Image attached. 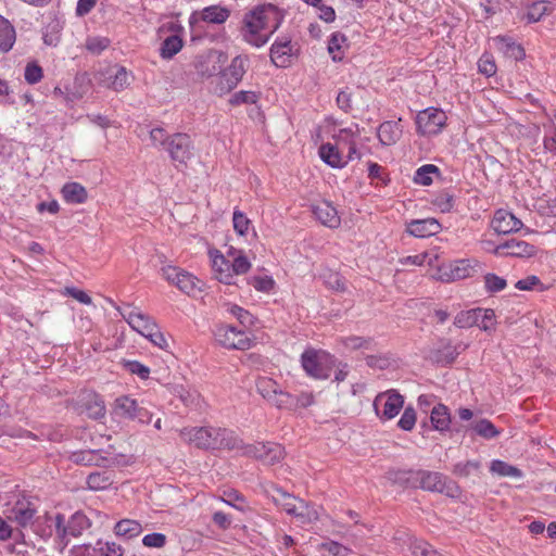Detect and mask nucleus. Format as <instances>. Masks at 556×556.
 <instances>
[{
	"instance_id": "nucleus-63",
	"label": "nucleus",
	"mask_w": 556,
	"mask_h": 556,
	"mask_svg": "<svg viewBox=\"0 0 556 556\" xmlns=\"http://www.w3.org/2000/svg\"><path fill=\"white\" fill-rule=\"evenodd\" d=\"M24 77L27 83L36 84L42 78V70L37 64H27Z\"/></svg>"
},
{
	"instance_id": "nucleus-43",
	"label": "nucleus",
	"mask_w": 556,
	"mask_h": 556,
	"mask_svg": "<svg viewBox=\"0 0 556 556\" xmlns=\"http://www.w3.org/2000/svg\"><path fill=\"white\" fill-rule=\"evenodd\" d=\"M359 129L358 126L355 125V129L353 128H342L336 135L337 147L344 149L351 144V142L356 141V137L358 136Z\"/></svg>"
},
{
	"instance_id": "nucleus-58",
	"label": "nucleus",
	"mask_w": 556,
	"mask_h": 556,
	"mask_svg": "<svg viewBox=\"0 0 556 556\" xmlns=\"http://www.w3.org/2000/svg\"><path fill=\"white\" fill-rule=\"evenodd\" d=\"M249 283L253 286L257 291L269 292L275 286V281L269 276H255L249 280Z\"/></svg>"
},
{
	"instance_id": "nucleus-54",
	"label": "nucleus",
	"mask_w": 556,
	"mask_h": 556,
	"mask_svg": "<svg viewBox=\"0 0 556 556\" xmlns=\"http://www.w3.org/2000/svg\"><path fill=\"white\" fill-rule=\"evenodd\" d=\"M170 139L172 135H168L165 129L161 127L152 128L150 131V140L154 147H162L165 150Z\"/></svg>"
},
{
	"instance_id": "nucleus-48",
	"label": "nucleus",
	"mask_w": 556,
	"mask_h": 556,
	"mask_svg": "<svg viewBox=\"0 0 556 556\" xmlns=\"http://www.w3.org/2000/svg\"><path fill=\"white\" fill-rule=\"evenodd\" d=\"M480 470V463L477 460H467L465 463H457L453 468V473L457 477L467 478L473 472Z\"/></svg>"
},
{
	"instance_id": "nucleus-27",
	"label": "nucleus",
	"mask_w": 556,
	"mask_h": 556,
	"mask_svg": "<svg viewBox=\"0 0 556 556\" xmlns=\"http://www.w3.org/2000/svg\"><path fill=\"white\" fill-rule=\"evenodd\" d=\"M88 79L86 75L76 76L74 80V88L73 89H66V93L59 87L54 88V93L56 96H64L66 101H75L80 98H83L86 92L88 91L87 86Z\"/></svg>"
},
{
	"instance_id": "nucleus-41",
	"label": "nucleus",
	"mask_w": 556,
	"mask_h": 556,
	"mask_svg": "<svg viewBox=\"0 0 556 556\" xmlns=\"http://www.w3.org/2000/svg\"><path fill=\"white\" fill-rule=\"evenodd\" d=\"M54 527H55V534L56 538L60 540V543L63 547H65L68 544L70 538L72 534H70V529L67 525V520L65 519L64 515L56 514L54 517Z\"/></svg>"
},
{
	"instance_id": "nucleus-47",
	"label": "nucleus",
	"mask_w": 556,
	"mask_h": 556,
	"mask_svg": "<svg viewBox=\"0 0 556 556\" xmlns=\"http://www.w3.org/2000/svg\"><path fill=\"white\" fill-rule=\"evenodd\" d=\"M102 466L105 468L124 467L132 463V457L125 454H114L112 456H102Z\"/></svg>"
},
{
	"instance_id": "nucleus-44",
	"label": "nucleus",
	"mask_w": 556,
	"mask_h": 556,
	"mask_svg": "<svg viewBox=\"0 0 556 556\" xmlns=\"http://www.w3.org/2000/svg\"><path fill=\"white\" fill-rule=\"evenodd\" d=\"M86 410L88 416L93 419L102 418L105 415L104 401L98 395H94L86 404Z\"/></svg>"
},
{
	"instance_id": "nucleus-24",
	"label": "nucleus",
	"mask_w": 556,
	"mask_h": 556,
	"mask_svg": "<svg viewBox=\"0 0 556 556\" xmlns=\"http://www.w3.org/2000/svg\"><path fill=\"white\" fill-rule=\"evenodd\" d=\"M61 192L63 199L71 204H83L88 198L86 188L78 182L65 184Z\"/></svg>"
},
{
	"instance_id": "nucleus-10",
	"label": "nucleus",
	"mask_w": 556,
	"mask_h": 556,
	"mask_svg": "<svg viewBox=\"0 0 556 556\" xmlns=\"http://www.w3.org/2000/svg\"><path fill=\"white\" fill-rule=\"evenodd\" d=\"M216 341L226 349L232 350H249L252 345V340L242 330L228 325H220L214 332Z\"/></svg>"
},
{
	"instance_id": "nucleus-51",
	"label": "nucleus",
	"mask_w": 556,
	"mask_h": 556,
	"mask_svg": "<svg viewBox=\"0 0 556 556\" xmlns=\"http://www.w3.org/2000/svg\"><path fill=\"white\" fill-rule=\"evenodd\" d=\"M269 403L278 408H292L295 407V397L279 388L276 396L273 397Z\"/></svg>"
},
{
	"instance_id": "nucleus-49",
	"label": "nucleus",
	"mask_w": 556,
	"mask_h": 556,
	"mask_svg": "<svg viewBox=\"0 0 556 556\" xmlns=\"http://www.w3.org/2000/svg\"><path fill=\"white\" fill-rule=\"evenodd\" d=\"M484 286L488 292L495 293L504 290L507 286V282L504 278L489 273L484 276Z\"/></svg>"
},
{
	"instance_id": "nucleus-7",
	"label": "nucleus",
	"mask_w": 556,
	"mask_h": 556,
	"mask_svg": "<svg viewBox=\"0 0 556 556\" xmlns=\"http://www.w3.org/2000/svg\"><path fill=\"white\" fill-rule=\"evenodd\" d=\"M161 271L166 281L176 286L181 292L188 295H194L202 290L201 281L192 274L179 267L166 265L162 267Z\"/></svg>"
},
{
	"instance_id": "nucleus-16",
	"label": "nucleus",
	"mask_w": 556,
	"mask_h": 556,
	"mask_svg": "<svg viewBox=\"0 0 556 556\" xmlns=\"http://www.w3.org/2000/svg\"><path fill=\"white\" fill-rule=\"evenodd\" d=\"M491 225L495 232L503 235L518 231L523 226L520 219L505 210H498L495 212Z\"/></svg>"
},
{
	"instance_id": "nucleus-21",
	"label": "nucleus",
	"mask_w": 556,
	"mask_h": 556,
	"mask_svg": "<svg viewBox=\"0 0 556 556\" xmlns=\"http://www.w3.org/2000/svg\"><path fill=\"white\" fill-rule=\"evenodd\" d=\"M476 268L469 260H459L450 266V273H444L441 278L445 280H460L471 277Z\"/></svg>"
},
{
	"instance_id": "nucleus-23",
	"label": "nucleus",
	"mask_w": 556,
	"mask_h": 556,
	"mask_svg": "<svg viewBox=\"0 0 556 556\" xmlns=\"http://www.w3.org/2000/svg\"><path fill=\"white\" fill-rule=\"evenodd\" d=\"M319 156L326 164L334 168H342L348 163L339 151V147L331 143L320 146Z\"/></svg>"
},
{
	"instance_id": "nucleus-22",
	"label": "nucleus",
	"mask_w": 556,
	"mask_h": 556,
	"mask_svg": "<svg viewBox=\"0 0 556 556\" xmlns=\"http://www.w3.org/2000/svg\"><path fill=\"white\" fill-rule=\"evenodd\" d=\"M115 480V473L112 470L93 471L87 477L88 489L92 491H103L109 489Z\"/></svg>"
},
{
	"instance_id": "nucleus-56",
	"label": "nucleus",
	"mask_w": 556,
	"mask_h": 556,
	"mask_svg": "<svg viewBox=\"0 0 556 556\" xmlns=\"http://www.w3.org/2000/svg\"><path fill=\"white\" fill-rule=\"evenodd\" d=\"M416 420L417 417L415 409L408 406L404 409V413L400 418L397 425L402 430L410 431L415 427Z\"/></svg>"
},
{
	"instance_id": "nucleus-57",
	"label": "nucleus",
	"mask_w": 556,
	"mask_h": 556,
	"mask_svg": "<svg viewBox=\"0 0 556 556\" xmlns=\"http://www.w3.org/2000/svg\"><path fill=\"white\" fill-rule=\"evenodd\" d=\"M324 282L325 285L334 291H344L345 283L342 277L338 273L328 271L324 274Z\"/></svg>"
},
{
	"instance_id": "nucleus-1",
	"label": "nucleus",
	"mask_w": 556,
	"mask_h": 556,
	"mask_svg": "<svg viewBox=\"0 0 556 556\" xmlns=\"http://www.w3.org/2000/svg\"><path fill=\"white\" fill-rule=\"evenodd\" d=\"M281 20L280 11L275 5H257L243 15L240 35L247 43L261 48L280 27Z\"/></svg>"
},
{
	"instance_id": "nucleus-5",
	"label": "nucleus",
	"mask_w": 556,
	"mask_h": 556,
	"mask_svg": "<svg viewBox=\"0 0 556 556\" xmlns=\"http://www.w3.org/2000/svg\"><path fill=\"white\" fill-rule=\"evenodd\" d=\"M235 451L242 456L254 457L266 465H274L285 457V450L278 443L256 442L253 444H245L241 438H239V444Z\"/></svg>"
},
{
	"instance_id": "nucleus-2",
	"label": "nucleus",
	"mask_w": 556,
	"mask_h": 556,
	"mask_svg": "<svg viewBox=\"0 0 556 556\" xmlns=\"http://www.w3.org/2000/svg\"><path fill=\"white\" fill-rule=\"evenodd\" d=\"M184 442L202 450L235 451L239 437L231 430L217 427H187L179 431Z\"/></svg>"
},
{
	"instance_id": "nucleus-15",
	"label": "nucleus",
	"mask_w": 556,
	"mask_h": 556,
	"mask_svg": "<svg viewBox=\"0 0 556 556\" xmlns=\"http://www.w3.org/2000/svg\"><path fill=\"white\" fill-rule=\"evenodd\" d=\"M294 55V47L288 37L278 38L270 48V60L277 67H287Z\"/></svg>"
},
{
	"instance_id": "nucleus-4",
	"label": "nucleus",
	"mask_w": 556,
	"mask_h": 556,
	"mask_svg": "<svg viewBox=\"0 0 556 556\" xmlns=\"http://www.w3.org/2000/svg\"><path fill=\"white\" fill-rule=\"evenodd\" d=\"M301 364L307 376L327 379L336 366V358L326 351L307 349L301 356Z\"/></svg>"
},
{
	"instance_id": "nucleus-59",
	"label": "nucleus",
	"mask_w": 556,
	"mask_h": 556,
	"mask_svg": "<svg viewBox=\"0 0 556 556\" xmlns=\"http://www.w3.org/2000/svg\"><path fill=\"white\" fill-rule=\"evenodd\" d=\"M479 72L488 77L496 73V65L494 59L489 54H483L478 61Z\"/></svg>"
},
{
	"instance_id": "nucleus-53",
	"label": "nucleus",
	"mask_w": 556,
	"mask_h": 556,
	"mask_svg": "<svg viewBox=\"0 0 556 556\" xmlns=\"http://www.w3.org/2000/svg\"><path fill=\"white\" fill-rule=\"evenodd\" d=\"M438 260V254L425 252L413 256H407L404 260V264H413L417 266H421L424 264H428L429 266H433L434 262Z\"/></svg>"
},
{
	"instance_id": "nucleus-17",
	"label": "nucleus",
	"mask_w": 556,
	"mask_h": 556,
	"mask_svg": "<svg viewBox=\"0 0 556 556\" xmlns=\"http://www.w3.org/2000/svg\"><path fill=\"white\" fill-rule=\"evenodd\" d=\"M314 216L329 228H338L341 219L337 208L328 201H321L312 206Z\"/></svg>"
},
{
	"instance_id": "nucleus-36",
	"label": "nucleus",
	"mask_w": 556,
	"mask_h": 556,
	"mask_svg": "<svg viewBox=\"0 0 556 556\" xmlns=\"http://www.w3.org/2000/svg\"><path fill=\"white\" fill-rule=\"evenodd\" d=\"M101 457L102 456L99 455L98 452L93 450L79 451L71 455V459L75 464H80L85 466H102Z\"/></svg>"
},
{
	"instance_id": "nucleus-32",
	"label": "nucleus",
	"mask_w": 556,
	"mask_h": 556,
	"mask_svg": "<svg viewBox=\"0 0 556 556\" xmlns=\"http://www.w3.org/2000/svg\"><path fill=\"white\" fill-rule=\"evenodd\" d=\"M230 15V11L219 5H210L202 10L201 18L207 23L223 24Z\"/></svg>"
},
{
	"instance_id": "nucleus-39",
	"label": "nucleus",
	"mask_w": 556,
	"mask_h": 556,
	"mask_svg": "<svg viewBox=\"0 0 556 556\" xmlns=\"http://www.w3.org/2000/svg\"><path fill=\"white\" fill-rule=\"evenodd\" d=\"M256 388L258 393L268 402H270V400L276 396L279 386L271 378L261 377L256 381Z\"/></svg>"
},
{
	"instance_id": "nucleus-9",
	"label": "nucleus",
	"mask_w": 556,
	"mask_h": 556,
	"mask_svg": "<svg viewBox=\"0 0 556 556\" xmlns=\"http://www.w3.org/2000/svg\"><path fill=\"white\" fill-rule=\"evenodd\" d=\"M403 405L404 397L395 390L379 393L374 401L376 414L382 420L394 418L403 408Z\"/></svg>"
},
{
	"instance_id": "nucleus-40",
	"label": "nucleus",
	"mask_w": 556,
	"mask_h": 556,
	"mask_svg": "<svg viewBox=\"0 0 556 556\" xmlns=\"http://www.w3.org/2000/svg\"><path fill=\"white\" fill-rule=\"evenodd\" d=\"M67 525L70 534L75 538L80 535L84 530L89 528L90 522L83 513L77 511L67 520Z\"/></svg>"
},
{
	"instance_id": "nucleus-20",
	"label": "nucleus",
	"mask_w": 556,
	"mask_h": 556,
	"mask_svg": "<svg viewBox=\"0 0 556 556\" xmlns=\"http://www.w3.org/2000/svg\"><path fill=\"white\" fill-rule=\"evenodd\" d=\"M400 122L401 118L397 122L388 121L379 126L378 138L381 144L392 146L400 140L403 132Z\"/></svg>"
},
{
	"instance_id": "nucleus-46",
	"label": "nucleus",
	"mask_w": 556,
	"mask_h": 556,
	"mask_svg": "<svg viewBox=\"0 0 556 556\" xmlns=\"http://www.w3.org/2000/svg\"><path fill=\"white\" fill-rule=\"evenodd\" d=\"M260 99V93L255 91L241 90L231 96L229 103L231 105L255 104Z\"/></svg>"
},
{
	"instance_id": "nucleus-29",
	"label": "nucleus",
	"mask_w": 556,
	"mask_h": 556,
	"mask_svg": "<svg viewBox=\"0 0 556 556\" xmlns=\"http://www.w3.org/2000/svg\"><path fill=\"white\" fill-rule=\"evenodd\" d=\"M430 419L435 430L444 431L448 429L451 424L448 408L443 404L435 405L431 410Z\"/></svg>"
},
{
	"instance_id": "nucleus-45",
	"label": "nucleus",
	"mask_w": 556,
	"mask_h": 556,
	"mask_svg": "<svg viewBox=\"0 0 556 556\" xmlns=\"http://www.w3.org/2000/svg\"><path fill=\"white\" fill-rule=\"evenodd\" d=\"M477 326L484 331L491 330L495 324V314L493 309L477 308Z\"/></svg>"
},
{
	"instance_id": "nucleus-64",
	"label": "nucleus",
	"mask_w": 556,
	"mask_h": 556,
	"mask_svg": "<svg viewBox=\"0 0 556 556\" xmlns=\"http://www.w3.org/2000/svg\"><path fill=\"white\" fill-rule=\"evenodd\" d=\"M321 547L332 556H349V549L334 541H327L323 543Z\"/></svg>"
},
{
	"instance_id": "nucleus-60",
	"label": "nucleus",
	"mask_w": 556,
	"mask_h": 556,
	"mask_svg": "<svg viewBox=\"0 0 556 556\" xmlns=\"http://www.w3.org/2000/svg\"><path fill=\"white\" fill-rule=\"evenodd\" d=\"M233 229L240 236H244L248 232L250 226V219L240 211H235L232 216Z\"/></svg>"
},
{
	"instance_id": "nucleus-11",
	"label": "nucleus",
	"mask_w": 556,
	"mask_h": 556,
	"mask_svg": "<svg viewBox=\"0 0 556 556\" xmlns=\"http://www.w3.org/2000/svg\"><path fill=\"white\" fill-rule=\"evenodd\" d=\"M446 123L444 111L435 108H428L420 111L416 116L417 131L422 136L439 134Z\"/></svg>"
},
{
	"instance_id": "nucleus-35",
	"label": "nucleus",
	"mask_w": 556,
	"mask_h": 556,
	"mask_svg": "<svg viewBox=\"0 0 556 556\" xmlns=\"http://www.w3.org/2000/svg\"><path fill=\"white\" fill-rule=\"evenodd\" d=\"M109 80L110 83L106 85V87L118 92L126 89L130 85L131 76L125 67L119 66L116 68L114 74L110 75Z\"/></svg>"
},
{
	"instance_id": "nucleus-55",
	"label": "nucleus",
	"mask_w": 556,
	"mask_h": 556,
	"mask_svg": "<svg viewBox=\"0 0 556 556\" xmlns=\"http://www.w3.org/2000/svg\"><path fill=\"white\" fill-rule=\"evenodd\" d=\"M551 11L548 3L545 1L534 2L528 11V20L530 22H538L541 17Z\"/></svg>"
},
{
	"instance_id": "nucleus-18",
	"label": "nucleus",
	"mask_w": 556,
	"mask_h": 556,
	"mask_svg": "<svg viewBox=\"0 0 556 556\" xmlns=\"http://www.w3.org/2000/svg\"><path fill=\"white\" fill-rule=\"evenodd\" d=\"M37 514L36 507L26 501H17L10 510L8 518L21 527L29 526Z\"/></svg>"
},
{
	"instance_id": "nucleus-14",
	"label": "nucleus",
	"mask_w": 556,
	"mask_h": 556,
	"mask_svg": "<svg viewBox=\"0 0 556 556\" xmlns=\"http://www.w3.org/2000/svg\"><path fill=\"white\" fill-rule=\"evenodd\" d=\"M121 314L134 330L146 338L157 327L150 316L135 308H130V306L122 311Z\"/></svg>"
},
{
	"instance_id": "nucleus-6",
	"label": "nucleus",
	"mask_w": 556,
	"mask_h": 556,
	"mask_svg": "<svg viewBox=\"0 0 556 556\" xmlns=\"http://www.w3.org/2000/svg\"><path fill=\"white\" fill-rule=\"evenodd\" d=\"M416 488L426 491L445 493L448 496H456L459 492L457 484L441 472L416 470Z\"/></svg>"
},
{
	"instance_id": "nucleus-8",
	"label": "nucleus",
	"mask_w": 556,
	"mask_h": 556,
	"mask_svg": "<svg viewBox=\"0 0 556 556\" xmlns=\"http://www.w3.org/2000/svg\"><path fill=\"white\" fill-rule=\"evenodd\" d=\"M247 63L248 59L244 56L233 58L230 65L217 77L215 92L222 96L236 88L245 74Z\"/></svg>"
},
{
	"instance_id": "nucleus-50",
	"label": "nucleus",
	"mask_w": 556,
	"mask_h": 556,
	"mask_svg": "<svg viewBox=\"0 0 556 556\" xmlns=\"http://www.w3.org/2000/svg\"><path fill=\"white\" fill-rule=\"evenodd\" d=\"M473 430L485 439H492L498 435L500 431L494 427V425L488 419L479 420L475 426Z\"/></svg>"
},
{
	"instance_id": "nucleus-28",
	"label": "nucleus",
	"mask_w": 556,
	"mask_h": 556,
	"mask_svg": "<svg viewBox=\"0 0 556 556\" xmlns=\"http://www.w3.org/2000/svg\"><path fill=\"white\" fill-rule=\"evenodd\" d=\"M16 39L15 29L8 20L0 15V52L12 49Z\"/></svg>"
},
{
	"instance_id": "nucleus-62",
	"label": "nucleus",
	"mask_w": 556,
	"mask_h": 556,
	"mask_svg": "<svg viewBox=\"0 0 556 556\" xmlns=\"http://www.w3.org/2000/svg\"><path fill=\"white\" fill-rule=\"evenodd\" d=\"M142 543L147 547L161 548L166 544V535L159 532L150 533L143 536Z\"/></svg>"
},
{
	"instance_id": "nucleus-19",
	"label": "nucleus",
	"mask_w": 556,
	"mask_h": 556,
	"mask_svg": "<svg viewBox=\"0 0 556 556\" xmlns=\"http://www.w3.org/2000/svg\"><path fill=\"white\" fill-rule=\"evenodd\" d=\"M440 230L441 225L435 218L414 219L407 224V232L418 238L434 236Z\"/></svg>"
},
{
	"instance_id": "nucleus-13",
	"label": "nucleus",
	"mask_w": 556,
	"mask_h": 556,
	"mask_svg": "<svg viewBox=\"0 0 556 556\" xmlns=\"http://www.w3.org/2000/svg\"><path fill=\"white\" fill-rule=\"evenodd\" d=\"M536 252L535 247L518 239H509L494 248L497 256L530 257Z\"/></svg>"
},
{
	"instance_id": "nucleus-34",
	"label": "nucleus",
	"mask_w": 556,
	"mask_h": 556,
	"mask_svg": "<svg viewBox=\"0 0 556 556\" xmlns=\"http://www.w3.org/2000/svg\"><path fill=\"white\" fill-rule=\"evenodd\" d=\"M387 475L388 479L394 484L416 488V470H390Z\"/></svg>"
},
{
	"instance_id": "nucleus-26",
	"label": "nucleus",
	"mask_w": 556,
	"mask_h": 556,
	"mask_svg": "<svg viewBox=\"0 0 556 556\" xmlns=\"http://www.w3.org/2000/svg\"><path fill=\"white\" fill-rule=\"evenodd\" d=\"M213 270L218 281L231 285L233 283V275L230 266V262L225 258L224 255H216L212 261Z\"/></svg>"
},
{
	"instance_id": "nucleus-37",
	"label": "nucleus",
	"mask_w": 556,
	"mask_h": 556,
	"mask_svg": "<svg viewBox=\"0 0 556 556\" xmlns=\"http://www.w3.org/2000/svg\"><path fill=\"white\" fill-rule=\"evenodd\" d=\"M490 470L501 477L521 478L522 472L519 468L511 466L503 460H493Z\"/></svg>"
},
{
	"instance_id": "nucleus-42",
	"label": "nucleus",
	"mask_w": 556,
	"mask_h": 556,
	"mask_svg": "<svg viewBox=\"0 0 556 556\" xmlns=\"http://www.w3.org/2000/svg\"><path fill=\"white\" fill-rule=\"evenodd\" d=\"M438 173L439 168L435 165H424L416 170L414 181L418 185L429 186L432 184V175Z\"/></svg>"
},
{
	"instance_id": "nucleus-61",
	"label": "nucleus",
	"mask_w": 556,
	"mask_h": 556,
	"mask_svg": "<svg viewBox=\"0 0 556 556\" xmlns=\"http://www.w3.org/2000/svg\"><path fill=\"white\" fill-rule=\"evenodd\" d=\"M230 266L232 275H243L251 268V263L244 255L239 254L233 258L232 263H230Z\"/></svg>"
},
{
	"instance_id": "nucleus-3",
	"label": "nucleus",
	"mask_w": 556,
	"mask_h": 556,
	"mask_svg": "<svg viewBox=\"0 0 556 556\" xmlns=\"http://www.w3.org/2000/svg\"><path fill=\"white\" fill-rule=\"evenodd\" d=\"M273 491L274 493L270 495L273 502L287 514L296 517L302 523H309L318 519V513L315 507L305 501L293 496L278 486H273Z\"/></svg>"
},
{
	"instance_id": "nucleus-12",
	"label": "nucleus",
	"mask_w": 556,
	"mask_h": 556,
	"mask_svg": "<svg viewBox=\"0 0 556 556\" xmlns=\"http://www.w3.org/2000/svg\"><path fill=\"white\" fill-rule=\"evenodd\" d=\"M165 151L174 163L186 166L193 157V143L187 134L176 132L172 135Z\"/></svg>"
},
{
	"instance_id": "nucleus-25",
	"label": "nucleus",
	"mask_w": 556,
	"mask_h": 556,
	"mask_svg": "<svg viewBox=\"0 0 556 556\" xmlns=\"http://www.w3.org/2000/svg\"><path fill=\"white\" fill-rule=\"evenodd\" d=\"M137 407L138 403L134 399L127 395H123L115 400L113 406V414L122 419L134 420Z\"/></svg>"
},
{
	"instance_id": "nucleus-31",
	"label": "nucleus",
	"mask_w": 556,
	"mask_h": 556,
	"mask_svg": "<svg viewBox=\"0 0 556 556\" xmlns=\"http://www.w3.org/2000/svg\"><path fill=\"white\" fill-rule=\"evenodd\" d=\"M114 530L116 535L131 539L142 532V526L139 521L134 519H122L115 525Z\"/></svg>"
},
{
	"instance_id": "nucleus-33",
	"label": "nucleus",
	"mask_w": 556,
	"mask_h": 556,
	"mask_svg": "<svg viewBox=\"0 0 556 556\" xmlns=\"http://www.w3.org/2000/svg\"><path fill=\"white\" fill-rule=\"evenodd\" d=\"M458 354L457 348L446 342L442 349L432 350L430 352V358L438 364H451Z\"/></svg>"
},
{
	"instance_id": "nucleus-30",
	"label": "nucleus",
	"mask_w": 556,
	"mask_h": 556,
	"mask_svg": "<svg viewBox=\"0 0 556 556\" xmlns=\"http://www.w3.org/2000/svg\"><path fill=\"white\" fill-rule=\"evenodd\" d=\"M498 50L514 60H521L525 58V50L520 45H517L511 38L497 37L495 39Z\"/></svg>"
},
{
	"instance_id": "nucleus-38",
	"label": "nucleus",
	"mask_w": 556,
	"mask_h": 556,
	"mask_svg": "<svg viewBox=\"0 0 556 556\" xmlns=\"http://www.w3.org/2000/svg\"><path fill=\"white\" fill-rule=\"evenodd\" d=\"M182 48V39L177 35L167 37L161 46V56L163 59H172Z\"/></svg>"
},
{
	"instance_id": "nucleus-52",
	"label": "nucleus",
	"mask_w": 556,
	"mask_h": 556,
	"mask_svg": "<svg viewBox=\"0 0 556 556\" xmlns=\"http://www.w3.org/2000/svg\"><path fill=\"white\" fill-rule=\"evenodd\" d=\"M477 308L459 313L454 320V325L458 328H469L477 326Z\"/></svg>"
}]
</instances>
